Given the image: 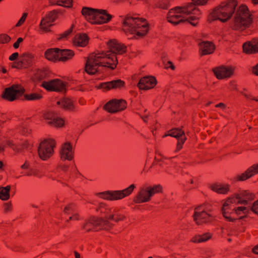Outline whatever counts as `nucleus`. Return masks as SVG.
Listing matches in <instances>:
<instances>
[{
  "mask_svg": "<svg viewBox=\"0 0 258 258\" xmlns=\"http://www.w3.org/2000/svg\"><path fill=\"white\" fill-rule=\"evenodd\" d=\"M122 29L125 34H134L132 39L145 36L149 31V24L143 18H136L127 15L122 22Z\"/></svg>",
  "mask_w": 258,
  "mask_h": 258,
  "instance_id": "1",
  "label": "nucleus"
},
{
  "mask_svg": "<svg viewBox=\"0 0 258 258\" xmlns=\"http://www.w3.org/2000/svg\"><path fill=\"white\" fill-rule=\"evenodd\" d=\"M253 22V15L250 13L248 7L242 4L236 11L230 28L234 31H243L249 28Z\"/></svg>",
  "mask_w": 258,
  "mask_h": 258,
  "instance_id": "2",
  "label": "nucleus"
},
{
  "mask_svg": "<svg viewBox=\"0 0 258 258\" xmlns=\"http://www.w3.org/2000/svg\"><path fill=\"white\" fill-rule=\"evenodd\" d=\"M237 5V0H228L222 2L210 13V16L211 18L210 22L219 20L223 23L226 22L232 17Z\"/></svg>",
  "mask_w": 258,
  "mask_h": 258,
  "instance_id": "3",
  "label": "nucleus"
},
{
  "mask_svg": "<svg viewBox=\"0 0 258 258\" xmlns=\"http://www.w3.org/2000/svg\"><path fill=\"white\" fill-rule=\"evenodd\" d=\"M26 90L20 84H13L6 88L1 95V97L4 100L13 102L16 100L23 101V97Z\"/></svg>",
  "mask_w": 258,
  "mask_h": 258,
  "instance_id": "4",
  "label": "nucleus"
},
{
  "mask_svg": "<svg viewBox=\"0 0 258 258\" xmlns=\"http://www.w3.org/2000/svg\"><path fill=\"white\" fill-rule=\"evenodd\" d=\"M162 186L159 184L149 186L145 188H141L134 198L133 202L135 204H140L149 202L151 198L156 194L163 193Z\"/></svg>",
  "mask_w": 258,
  "mask_h": 258,
  "instance_id": "5",
  "label": "nucleus"
},
{
  "mask_svg": "<svg viewBox=\"0 0 258 258\" xmlns=\"http://www.w3.org/2000/svg\"><path fill=\"white\" fill-rule=\"evenodd\" d=\"M136 188L134 184H131L122 190H107L99 192L98 195L102 199L108 201H117L130 196Z\"/></svg>",
  "mask_w": 258,
  "mask_h": 258,
  "instance_id": "6",
  "label": "nucleus"
},
{
  "mask_svg": "<svg viewBox=\"0 0 258 258\" xmlns=\"http://www.w3.org/2000/svg\"><path fill=\"white\" fill-rule=\"evenodd\" d=\"M55 146L56 142L54 139H44L40 142L38 148L39 158L43 161L48 160L53 155Z\"/></svg>",
  "mask_w": 258,
  "mask_h": 258,
  "instance_id": "7",
  "label": "nucleus"
},
{
  "mask_svg": "<svg viewBox=\"0 0 258 258\" xmlns=\"http://www.w3.org/2000/svg\"><path fill=\"white\" fill-rule=\"evenodd\" d=\"M67 83L59 79H54L48 81H43L41 87L49 92H67Z\"/></svg>",
  "mask_w": 258,
  "mask_h": 258,
  "instance_id": "8",
  "label": "nucleus"
},
{
  "mask_svg": "<svg viewBox=\"0 0 258 258\" xmlns=\"http://www.w3.org/2000/svg\"><path fill=\"white\" fill-rule=\"evenodd\" d=\"M167 136L177 139V143L175 150V152L179 151L182 148L183 145L187 139L184 131L179 127L172 128L167 131L162 136V138H164Z\"/></svg>",
  "mask_w": 258,
  "mask_h": 258,
  "instance_id": "9",
  "label": "nucleus"
},
{
  "mask_svg": "<svg viewBox=\"0 0 258 258\" xmlns=\"http://www.w3.org/2000/svg\"><path fill=\"white\" fill-rule=\"evenodd\" d=\"M126 107V101L123 99H112L108 101L103 106V108L110 113L122 111Z\"/></svg>",
  "mask_w": 258,
  "mask_h": 258,
  "instance_id": "10",
  "label": "nucleus"
},
{
  "mask_svg": "<svg viewBox=\"0 0 258 258\" xmlns=\"http://www.w3.org/2000/svg\"><path fill=\"white\" fill-rule=\"evenodd\" d=\"M181 13H183L181 7L177 6L170 9L166 16L167 22L173 26L184 24L186 20H183L184 17L180 15Z\"/></svg>",
  "mask_w": 258,
  "mask_h": 258,
  "instance_id": "11",
  "label": "nucleus"
},
{
  "mask_svg": "<svg viewBox=\"0 0 258 258\" xmlns=\"http://www.w3.org/2000/svg\"><path fill=\"white\" fill-rule=\"evenodd\" d=\"M92 56L98 59L106 58L109 60V61L106 62L105 63L108 65L107 68L111 70H114L118 64V60L117 56H115L114 53L109 50L107 51H100L97 53L95 52L94 55Z\"/></svg>",
  "mask_w": 258,
  "mask_h": 258,
  "instance_id": "12",
  "label": "nucleus"
},
{
  "mask_svg": "<svg viewBox=\"0 0 258 258\" xmlns=\"http://www.w3.org/2000/svg\"><path fill=\"white\" fill-rule=\"evenodd\" d=\"M192 218L194 221L198 225L211 223L215 220L213 214L205 213L203 211H199L196 209L194 210Z\"/></svg>",
  "mask_w": 258,
  "mask_h": 258,
  "instance_id": "13",
  "label": "nucleus"
},
{
  "mask_svg": "<svg viewBox=\"0 0 258 258\" xmlns=\"http://www.w3.org/2000/svg\"><path fill=\"white\" fill-rule=\"evenodd\" d=\"M93 226L97 230L108 231L112 229L113 225L103 217L91 216L88 219Z\"/></svg>",
  "mask_w": 258,
  "mask_h": 258,
  "instance_id": "14",
  "label": "nucleus"
},
{
  "mask_svg": "<svg viewBox=\"0 0 258 258\" xmlns=\"http://www.w3.org/2000/svg\"><path fill=\"white\" fill-rule=\"evenodd\" d=\"M215 76L218 80L230 78L234 74V69L232 67L221 66L212 69Z\"/></svg>",
  "mask_w": 258,
  "mask_h": 258,
  "instance_id": "15",
  "label": "nucleus"
},
{
  "mask_svg": "<svg viewBox=\"0 0 258 258\" xmlns=\"http://www.w3.org/2000/svg\"><path fill=\"white\" fill-rule=\"evenodd\" d=\"M157 80L155 77L153 76H147L141 78L137 87L140 90H148L154 88L157 84Z\"/></svg>",
  "mask_w": 258,
  "mask_h": 258,
  "instance_id": "16",
  "label": "nucleus"
},
{
  "mask_svg": "<svg viewBox=\"0 0 258 258\" xmlns=\"http://www.w3.org/2000/svg\"><path fill=\"white\" fill-rule=\"evenodd\" d=\"M92 24L100 25L109 22L112 18V16L106 10L97 9Z\"/></svg>",
  "mask_w": 258,
  "mask_h": 258,
  "instance_id": "17",
  "label": "nucleus"
},
{
  "mask_svg": "<svg viewBox=\"0 0 258 258\" xmlns=\"http://www.w3.org/2000/svg\"><path fill=\"white\" fill-rule=\"evenodd\" d=\"M109 50L114 53L115 56L120 54L122 55L125 53L127 51V47L123 43H119L116 39H111L107 43Z\"/></svg>",
  "mask_w": 258,
  "mask_h": 258,
  "instance_id": "18",
  "label": "nucleus"
},
{
  "mask_svg": "<svg viewBox=\"0 0 258 258\" xmlns=\"http://www.w3.org/2000/svg\"><path fill=\"white\" fill-rule=\"evenodd\" d=\"M90 38L86 33L76 34L72 39L73 45L76 47H84L89 42Z\"/></svg>",
  "mask_w": 258,
  "mask_h": 258,
  "instance_id": "19",
  "label": "nucleus"
},
{
  "mask_svg": "<svg viewBox=\"0 0 258 258\" xmlns=\"http://www.w3.org/2000/svg\"><path fill=\"white\" fill-rule=\"evenodd\" d=\"M258 173V164H253L248 168L244 172L238 174L235 177L237 181H243L250 178L253 175Z\"/></svg>",
  "mask_w": 258,
  "mask_h": 258,
  "instance_id": "20",
  "label": "nucleus"
},
{
  "mask_svg": "<svg viewBox=\"0 0 258 258\" xmlns=\"http://www.w3.org/2000/svg\"><path fill=\"white\" fill-rule=\"evenodd\" d=\"M60 157L62 161H71L74 158L72 145L70 142H66L62 145L60 151Z\"/></svg>",
  "mask_w": 258,
  "mask_h": 258,
  "instance_id": "21",
  "label": "nucleus"
},
{
  "mask_svg": "<svg viewBox=\"0 0 258 258\" xmlns=\"http://www.w3.org/2000/svg\"><path fill=\"white\" fill-rule=\"evenodd\" d=\"M243 51L246 54H255L258 53V38H253L250 41L243 44Z\"/></svg>",
  "mask_w": 258,
  "mask_h": 258,
  "instance_id": "22",
  "label": "nucleus"
},
{
  "mask_svg": "<svg viewBox=\"0 0 258 258\" xmlns=\"http://www.w3.org/2000/svg\"><path fill=\"white\" fill-rule=\"evenodd\" d=\"M200 55L201 56L212 54L216 48L215 45L212 41H204L200 43Z\"/></svg>",
  "mask_w": 258,
  "mask_h": 258,
  "instance_id": "23",
  "label": "nucleus"
},
{
  "mask_svg": "<svg viewBox=\"0 0 258 258\" xmlns=\"http://www.w3.org/2000/svg\"><path fill=\"white\" fill-rule=\"evenodd\" d=\"M44 57L48 60L54 63L59 61V48H50L44 52Z\"/></svg>",
  "mask_w": 258,
  "mask_h": 258,
  "instance_id": "24",
  "label": "nucleus"
},
{
  "mask_svg": "<svg viewBox=\"0 0 258 258\" xmlns=\"http://www.w3.org/2000/svg\"><path fill=\"white\" fill-rule=\"evenodd\" d=\"M234 205H229L228 204L224 203L221 208V211L223 216L227 221L234 222H235V219L232 217L231 214H233Z\"/></svg>",
  "mask_w": 258,
  "mask_h": 258,
  "instance_id": "25",
  "label": "nucleus"
},
{
  "mask_svg": "<svg viewBox=\"0 0 258 258\" xmlns=\"http://www.w3.org/2000/svg\"><path fill=\"white\" fill-rule=\"evenodd\" d=\"M97 11V9L83 7L81 10V14L88 22L92 24Z\"/></svg>",
  "mask_w": 258,
  "mask_h": 258,
  "instance_id": "26",
  "label": "nucleus"
},
{
  "mask_svg": "<svg viewBox=\"0 0 258 258\" xmlns=\"http://www.w3.org/2000/svg\"><path fill=\"white\" fill-rule=\"evenodd\" d=\"M230 185L228 184L223 185L219 183H215L210 185V189L219 194L225 195L230 190Z\"/></svg>",
  "mask_w": 258,
  "mask_h": 258,
  "instance_id": "27",
  "label": "nucleus"
},
{
  "mask_svg": "<svg viewBox=\"0 0 258 258\" xmlns=\"http://www.w3.org/2000/svg\"><path fill=\"white\" fill-rule=\"evenodd\" d=\"M75 52L70 49L59 48V61L66 62L72 59L75 56Z\"/></svg>",
  "mask_w": 258,
  "mask_h": 258,
  "instance_id": "28",
  "label": "nucleus"
},
{
  "mask_svg": "<svg viewBox=\"0 0 258 258\" xmlns=\"http://www.w3.org/2000/svg\"><path fill=\"white\" fill-rule=\"evenodd\" d=\"M34 58V54L32 53L25 52L20 55V59L24 66V69H27L33 65Z\"/></svg>",
  "mask_w": 258,
  "mask_h": 258,
  "instance_id": "29",
  "label": "nucleus"
},
{
  "mask_svg": "<svg viewBox=\"0 0 258 258\" xmlns=\"http://www.w3.org/2000/svg\"><path fill=\"white\" fill-rule=\"evenodd\" d=\"M57 105H60L61 108L65 110L75 111V107L73 101L68 98H63L56 102Z\"/></svg>",
  "mask_w": 258,
  "mask_h": 258,
  "instance_id": "30",
  "label": "nucleus"
},
{
  "mask_svg": "<svg viewBox=\"0 0 258 258\" xmlns=\"http://www.w3.org/2000/svg\"><path fill=\"white\" fill-rule=\"evenodd\" d=\"M85 71L90 75H95L99 72V69L94 66L91 57H88L86 60L85 65Z\"/></svg>",
  "mask_w": 258,
  "mask_h": 258,
  "instance_id": "31",
  "label": "nucleus"
},
{
  "mask_svg": "<svg viewBox=\"0 0 258 258\" xmlns=\"http://www.w3.org/2000/svg\"><path fill=\"white\" fill-rule=\"evenodd\" d=\"M198 4L193 2L188 3L186 6L182 7V13L187 15L191 14H196V12L195 11H198L200 12V14H201L199 9H197L196 8V6Z\"/></svg>",
  "mask_w": 258,
  "mask_h": 258,
  "instance_id": "32",
  "label": "nucleus"
},
{
  "mask_svg": "<svg viewBox=\"0 0 258 258\" xmlns=\"http://www.w3.org/2000/svg\"><path fill=\"white\" fill-rule=\"evenodd\" d=\"M43 98V96L40 93H31L30 94H25L23 97V101H34L40 100Z\"/></svg>",
  "mask_w": 258,
  "mask_h": 258,
  "instance_id": "33",
  "label": "nucleus"
},
{
  "mask_svg": "<svg viewBox=\"0 0 258 258\" xmlns=\"http://www.w3.org/2000/svg\"><path fill=\"white\" fill-rule=\"evenodd\" d=\"M97 211H100L104 216L105 220H108L107 218L110 215L111 210L107 207V206L103 203H99L98 208L96 209Z\"/></svg>",
  "mask_w": 258,
  "mask_h": 258,
  "instance_id": "34",
  "label": "nucleus"
},
{
  "mask_svg": "<svg viewBox=\"0 0 258 258\" xmlns=\"http://www.w3.org/2000/svg\"><path fill=\"white\" fill-rule=\"evenodd\" d=\"M11 186L7 185L5 187H0V199L2 201H7L10 199V192Z\"/></svg>",
  "mask_w": 258,
  "mask_h": 258,
  "instance_id": "35",
  "label": "nucleus"
},
{
  "mask_svg": "<svg viewBox=\"0 0 258 258\" xmlns=\"http://www.w3.org/2000/svg\"><path fill=\"white\" fill-rule=\"evenodd\" d=\"M109 83L111 89L121 90L125 86V82L121 79L113 80L109 81Z\"/></svg>",
  "mask_w": 258,
  "mask_h": 258,
  "instance_id": "36",
  "label": "nucleus"
},
{
  "mask_svg": "<svg viewBox=\"0 0 258 258\" xmlns=\"http://www.w3.org/2000/svg\"><path fill=\"white\" fill-rule=\"evenodd\" d=\"M212 235L210 233H206L202 235H199L198 237H194L192 241L195 243L205 242L210 239Z\"/></svg>",
  "mask_w": 258,
  "mask_h": 258,
  "instance_id": "37",
  "label": "nucleus"
},
{
  "mask_svg": "<svg viewBox=\"0 0 258 258\" xmlns=\"http://www.w3.org/2000/svg\"><path fill=\"white\" fill-rule=\"evenodd\" d=\"M170 6L169 0H161L154 5V8L163 10H168Z\"/></svg>",
  "mask_w": 258,
  "mask_h": 258,
  "instance_id": "38",
  "label": "nucleus"
},
{
  "mask_svg": "<svg viewBox=\"0 0 258 258\" xmlns=\"http://www.w3.org/2000/svg\"><path fill=\"white\" fill-rule=\"evenodd\" d=\"M47 18H43L40 23V28L46 32H50L51 30L49 29V27L52 25V24H50L49 20H47Z\"/></svg>",
  "mask_w": 258,
  "mask_h": 258,
  "instance_id": "39",
  "label": "nucleus"
},
{
  "mask_svg": "<svg viewBox=\"0 0 258 258\" xmlns=\"http://www.w3.org/2000/svg\"><path fill=\"white\" fill-rule=\"evenodd\" d=\"M195 209L197 211L198 210L199 211H203V212L205 213L213 214L212 206L211 205L209 204L200 205L197 207Z\"/></svg>",
  "mask_w": 258,
  "mask_h": 258,
  "instance_id": "40",
  "label": "nucleus"
},
{
  "mask_svg": "<svg viewBox=\"0 0 258 258\" xmlns=\"http://www.w3.org/2000/svg\"><path fill=\"white\" fill-rule=\"evenodd\" d=\"M239 195H240V199L243 198L248 202L254 200L255 198V195L254 194L250 192L249 190H247L242 191Z\"/></svg>",
  "mask_w": 258,
  "mask_h": 258,
  "instance_id": "41",
  "label": "nucleus"
},
{
  "mask_svg": "<svg viewBox=\"0 0 258 258\" xmlns=\"http://www.w3.org/2000/svg\"><path fill=\"white\" fill-rule=\"evenodd\" d=\"M74 27V24H72L69 29L64 31L62 33H60L58 35L57 40L58 41H60L63 39L67 38V37L72 33Z\"/></svg>",
  "mask_w": 258,
  "mask_h": 258,
  "instance_id": "42",
  "label": "nucleus"
},
{
  "mask_svg": "<svg viewBox=\"0 0 258 258\" xmlns=\"http://www.w3.org/2000/svg\"><path fill=\"white\" fill-rule=\"evenodd\" d=\"M82 229L85 230L87 232L90 231H99V230H97L93 226L89 219L86 221L82 226Z\"/></svg>",
  "mask_w": 258,
  "mask_h": 258,
  "instance_id": "43",
  "label": "nucleus"
},
{
  "mask_svg": "<svg viewBox=\"0 0 258 258\" xmlns=\"http://www.w3.org/2000/svg\"><path fill=\"white\" fill-rule=\"evenodd\" d=\"M48 123L49 124H53L55 127H61L63 126L64 120L60 117H55L53 119V121H49Z\"/></svg>",
  "mask_w": 258,
  "mask_h": 258,
  "instance_id": "44",
  "label": "nucleus"
},
{
  "mask_svg": "<svg viewBox=\"0 0 258 258\" xmlns=\"http://www.w3.org/2000/svg\"><path fill=\"white\" fill-rule=\"evenodd\" d=\"M60 10H54L50 11L47 14L46 18L51 22H53L58 17V14L60 13Z\"/></svg>",
  "mask_w": 258,
  "mask_h": 258,
  "instance_id": "45",
  "label": "nucleus"
},
{
  "mask_svg": "<svg viewBox=\"0 0 258 258\" xmlns=\"http://www.w3.org/2000/svg\"><path fill=\"white\" fill-rule=\"evenodd\" d=\"M54 4L67 8H71L73 7V0H59L56 1Z\"/></svg>",
  "mask_w": 258,
  "mask_h": 258,
  "instance_id": "46",
  "label": "nucleus"
},
{
  "mask_svg": "<svg viewBox=\"0 0 258 258\" xmlns=\"http://www.w3.org/2000/svg\"><path fill=\"white\" fill-rule=\"evenodd\" d=\"M108 220H113L115 222L123 221L125 219V216L122 214H111L107 217Z\"/></svg>",
  "mask_w": 258,
  "mask_h": 258,
  "instance_id": "47",
  "label": "nucleus"
},
{
  "mask_svg": "<svg viewBox=\"0 0 258 258\" xmlns=\"http://www.w3.org/2000/svg\"><path fill=\"white\" fill-rule=\"evenodd\" d=\"M47 76V74L44 70H39L35 74V79L37 81L40 82L46 78Z\"/></svg>",
  "mask_w": 258,
  "mask_h": 258,
  "instance_id": "48",
  "label": "nucleus"
},
{
  "mask_svg": "<svg viewBox=\"0 0 258 258\" xmlns=\"http://www.w3.org/2000/svg\"><path fill=\"white\" fill-rule=\"evenodd\" d=\"M240 197L239 194H235L234 196L228 198L224 203L228 204L229 205L237 204V200L240 199Z\"/></svg>",
  "mask_w": 258,
  "mask_h": 258,
  "instance_id": "49",
  "label": "nucleus"
},
{
  "mask_svg": "<svg viewBox=\"0 0 258 258\" xmlns=\"http://www.w3.org/2000/svg\"><path fill=\"white\" fill-rule=\"evenodd\" d=\"M7 145L12 148L14 151L17 152H21V148L19 145H17L14 143L13 141L8 140L6 142Z\"/></svg>",
  "mask_w": 258,
  "mask_h": 258,
  "instance_id": "50",
  "label": "nucleus"
},
{
  "mask_svg": "<svg viewBox=\"0 0 258 258\" xmlns=\"http://www.w3.org/2000/svg\"><path fill=\"white\" fill-rule=\"evenodd\" d=\"M92 60L93 62L94 66L98 69L99 67H106L107 68V66H108V64L105 63V62L103 63L102 62H97L98 60V58H97L96 57H94L92 56H91Z\"/></svg>",
  "mask_w": 258,
  "mask_h": 258,
  "instance_id": "51",
  "label": "nucleus"
},
{
  "mask_svg": "<svg viewBox=\"0 0 258 258\" xmlns=\"http://www.w3.org/2000/svg\"><path fill=\"white\" fill-rule=\"evenodd\" d=\"M11 39V37L8 34H0V44L7 43L10 41Z\"/></svg>",
  "mask_w": 258,
  "mask_h": 258,
  "instance_id": "52",
  "label": "nucleus"
},
{
  "mask_svg": "<svg viewBox=\"0 0 258 258\" xmlns=\"http://www.w3.org/2000/svg\"><path fill=\"white\" fill-rule=\"evenodd\" d=\"M75 207V205L73 203L67 205L64 208L63 212L65 214H71L70 211L73 212Z\"/></svg>",
  "mask_w": 258,
  "mask_h": 258,
  "instance_id": "53",
  "label": "nucleus"
},
{
  "mask_svg": "<svg viewBox=\"0 0 258 258\" xmlns=\"http://www.w3.org/2000/svg\"><path fill=\"white\" fill-rule=\"evenodd\" d=\"M27 15L28 14L27 13H24L22 14V16H21V18L16 23L15 26L17 27L21 26L25 21Z\"/></svg>",
  "mask_w": 258,
  "mask_h": 258,
  "instance_id": "54",
  "label": "nucleus"
},
{
  "mask_svg": "<svg viewBox=\"0 0 258 258\" xmlns=\"http://www.w3.org/2000/svg\"><path fill=\"white\" fill-rule=\"evenodd\" d=\"M12 68L17 69L19 70H21L24 69V66L22 64V62L20 60L17 61H14L12 63Z\"/></svg>",
  "mask_w": 258,
  "mask_h": 258,
  "instance_id": "55",
  "label": "nucleus"
},
{
  "mask_svg": "<svg viewBox=\"0 0 258 258\" xmlns=\"http://www.w3.org/2000/svg\"><path fill=\"white\" fill-rule=\"evenodd\" d=\"M250 210L258 215V199L253 202L252 205L250 207Z\"/></svg>",
  "mask_w": 258,
  "mask_h": 258,
  "instance_id": "56",
  "label": "nucleus"
},
{
  "mask_svg": "<svg viewBox=\"0 0 258 258\" xmlns=\"http://www.w3.org/2000/svg\"><path fill=\"white\" fill-rule=\"evenodd\" d=\"M4 212L6 213L11 212L12 210L11 202H9L5 203L4 205Z\"/></svg>",
  "mask_w": 258,
  "mask_h": 258,
  "instance_id": "57",
  "label": "nucleus"
},
{
  "mask_svg": "<svg viewBox=\"0 0 258 258\" xmlns=\"http://www.w3.org/2000/svg\"><path fill=\"white\" fill-rule=\"evenodd\" d=\"M44 117L46 120H50L53 121V119L55 117L54 113L53 112H48L44 114Z\"/></svg>",
  "mask_w": 258,
  "mask_h": 258,
  "instance_id": "58",
  "label": "nucleus"
},
{
  "mask_svg": "<svg viewBox=\"0 0 258 258\" xmlns=\"http://www.w3.org/2000/svg\"><path fill=\"white\" fill-rule=\"evenodd\" d=\"M103 85L102 90L103 92H107L111 90L109 81L103 82Z\"/></svg>",
  "mask_w": 258,
  "mask_h": 258,
  "instance_id": "59",
  "label": "nucleus"
},
{
  "mask_svg": "<svg viewBox=\"0 0 258 258\" xmlns=\"http://www.w3.org/2000/svg\"><path fill=\"white\" fill-rule=\"evenodd\" d=\"M57 168L58 169H60L61 171H63L64 172H67L68 171L69 168V166L68 165L65 164H59L57 166Z\"/></svg>",
  "mask_w": 258,
  "mask_h": 258,
  "instance_id": "60",
  "label": "nucleus"
},
{
  "mask_svg": "<svg viewBox=\"0 0 258 258\" xmlns=\"http://www.w3.org/2000/svg\"><path fill=\"white\" fill-rule=\"evenodd\" d=\"M208 0H191L192 2L196 3L198 6H204L205 5Z\"/></svg>",
  "mask_w": 258,
  "mask_h": 258,
  "instance_id": "61",
  "label": "nucleus"
},
{
  "mask_svg": "<svg viewBox=\"0 0 258 258\" xmlns=\"http://www.w3.org/2000/svg\"><path fill=\"white\" fill-rule=\"evenodd\" d=\"M19 57V53L18 52H14L12 53L9 57V59L10 61H14L18 59Z\"/></svg>",
  "mask_w": 258,
  "mask_h": 258,
  "instance_id": "62",
  "label": "nucleus"
},
{
  "mask_svg": "<svg viewBox=\"0 0 258 258\" xmlns=\"http://www.w3.org/2000/svg\"><path fill=\"white\" fill-rule=\"evenodd\" d=\"M165 68L167 69L170 68L171 70L174 71L175 69V67L171 61L169 60L167 62Z\"/></svg>",
  "mask_w": 258,
  "mask_h": 258,
  "instance_id": "63",
  "label": "nucleus"
},
{
  "mask_svg": "<svg viewBox=\"0 0 258 258\" xmlns=\"http://www.w3.org/2000/svg\"><path fill=\"white\" fill-rule=\"evenodd\" d=\"M251 71L253 74L258 76V63L252 67Z\"/></svg>",
  "mask_w": 258,
  "mask_h": 258,
  "instance_id": "64",
  "label": "nucleus"
}]
</instances>
